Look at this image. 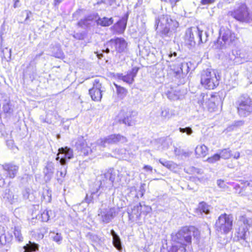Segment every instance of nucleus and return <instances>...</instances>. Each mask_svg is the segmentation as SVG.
<instances>
[{
  "instance_id": "1",
  "label": "nucleus",
  "mask_w": 252,
  "mask_h": 252,
  "mask_svg": "<svg viewBox=\"0 0 252 252\" xmlns=\"http://www.w3.org/2000/svg\"><path fill=\"white\" fill-rule=\"evenodd\" d=\"M172 240L174 244L170 248L169 252H186V245L184 241L190 243V236L188 233V227H184L175 234L172 235Z\"/></svg>"
},
{
  "instance_id": "2",
  "label": "nucleus",
  "mask_w": 252,
  "mask_h": 252,
  "mask_svg": "<svg viewBox=\"0 0 252 252\" xmlns=\"http://www.w3.org/2000/svg\"><path fill=\"white\" fill-rule=\"evenodd\" d=\"M235 34L226 27H221L220 30V37L215 43L216 48L223 49L233 44L237 40Z\"/></svg>"
},
{
  "instance_id": "3",
  "label": "nucleus",
  "mask_w": 252,
  "mask_h": 252,
  "mask_svg": "<svg viewBox=\"0 0 252 252\" xmlns=\"http://www.w3.org/2000/svg\"><path fill=\"white\" fill-rule=\"evenodd\" d=\"M237 113L245 118L252 114V99L248 96H241L236 102Z\"/></svg>"
},
{
  "instance_id": "4",
  "label": "nucleus",
  "mask_w": 252,
  "mask_h": 252,
  "mask_svg": "<svg viewBox=\"0 0 252 252\" xmlns=\"http://www.w3.org/2000/svg\"><path fill=\"white\" fill-rule=\"evenodd\" d=\"M233 217L225 213L218 218L215 223L216 230L223 234H227L231 231L233 225Z\"/></svg>"
},
{
  "instance_id": "5",
  "label": "nucleus",
  "mask_w": 252,
  "mask_h": 252,
  "mask_svg": "<svg viewBox=\"0 0 252 252\" xmlns=\"http://www.w3.org/2000/svg\"><path fill=\"white\" fill-rule=\"evenodd\" d=\"M156 25L157 29L160 28V30L164 35H168L171 30H175L179 26L178 22L175 20H172L170 17L166 16L160 19L156 18Z\"/></svg>"
},
{
  "instance_id": "6",
  "label": "nucleus",
  "mask_w": 252,
  "mask_h": 252,
  "mask_svg": "<svg viewBox=\"0 0 252 252\" xmlns=\"http://www.w3.org/2000/svg\"><path fill=\"white\" fill-rule=\"evenodd\" d=\"M127 42L124 38H117L111 39L104 45L102 52L108 53L110 50L112 52L114 51L119 53L126 52L127 50Z\"/></svg>"
},
{
  "instance_id": "7",
  "label": "nucleus",
  "mask_w": 252,
  "mask_h": 252,
  "mask_svg": "<svg viewBox=\"0 0 252 252\" xmlns=\"http://www.w3.org/2000/svg\"><path fill=\"white\" fill-rule=\"evenodd\" d=\"M201 84L207 89H214L219 84V78L213 70L207 69L203 71L201 76Z\"/></svg>"
},
{
  "instance_id": "8",
  "label": "nucleus",
  "mask_w": 252,
  "mask_h": 252,
  "mask_svg": "<svg viewBox=\"0 0 252 252\" xmlns=\"http://www.w3.org/2000/svg\"><path fill=\"white\" fill-rule=\"evenodd\" d=\"M252 224V219L247 218L245 215L240 216L237 222L236 236L237 240H245L247 232Z\"/></svg>"
},
{
  "instance_id": "9",
  "label": "nucleus",
  "mask_w": 252,
  "mask_h": 252,
  "mask_svg": "<svg viewBox=\"0 0 252 252\" xmlns=\"http://www.w3.org/2000/svg\"><path fill=\"white\" fill-rule=\"evenodd\" d=\"M203 31H201L198 27L188 30L186 34V41L190 47H193L195 42L194 41V34L199 38V42L201 43L206 42L207 40V33L205 32V36L202 37Z\"/></svg>"
},
{
  "instance_id": "10",
  "label": "nucleus",
  "mask_w": 252,
  "mask_h": 252,
  "mask_svg": "<svg viewBox=\"0 0 252 252\" xmlns=\"http://www.w3.org/2000/svg\"><path fill=\"white\" fill-rule=\"evenodd\" d=\"M127 142L126 137L120 134H111L105 138H101L97 140L99 150L101 151L102 148L105 147L107 145L114 144L118 143H124Z\"/></svg>"
},
{
  "instance_id": "11",
  "label": "nucleus",
  "mask_w": 252,
  "mask_h": 252,
  "mask_svg": "<svg viewBox=\"0 0 252 252\" xmlns=\"http://www.w3.org/2000/svg\"><path fill=\"white\" fill-rule=\"evenodd\" d=\"M98 145L97 141L95 143L91 144L92 148L90 147L83 138H80L76 143L77 148L84 156H88L92 153H97L100 151Z\"/></svg>"
},
{
  "instance_id": "12",
  "label": "nucleus",
  "mask_w": 252,
  "mask_h": 252,
  "mask_svg": "<svg viewBox=\"0 0 252 252\" xmlns=\"http://www.w3.org/2000/svg\"><path fill=\"white\" fill-rule=\"evenodd\" d=\"M231 15L240 22H250L252 20V15L245 5H241L232 12Z\"/></svg>"
},
{
  "instance_id": "13",
  "label": "nucleus",
  "mask_w": 252,
  "mask_h": 252,
  "mask_svg": "<svg viewBox=\"0 0 252 252\" xmlns=\"http://www.w3.org/2000/svg\"><path fill=\"white\" fill-rule=\"evenodd\" d=\"M102 84L98 79H95L93 83V87L89 90V94L92 99L96 101H100L102 98Z\"/></svg>"
},
{
  "instance_id": "14",
  "label": "nucleus",
  "mask_w": 252,
  "mask_h": 252,
  "mask_svg": "<svg viewBox=\"0 0 252 252\" xmlns=\"http://www.w3.org/2000/svg\"><path fill=\"white\" fill-rule=\"evenodd\" d=\"M115 209L114 208L100 209L98 212V216L101 220L104 223L109 222L115 216Z\"/></svg>"
},
{
  "instance_id": "15",
  "label": "nucleus",
  "mask_w": 252,
  "mask_h": 252,
  "mask_svg": "<svg viewBox=\"0 0 252 252\" xmlns=\"http://www.w3.org/2000/svg\"><path fill=\"white\" fill-rule=\"evenodd\" d=\"M131 115V111L127 109H124L119 114V121L128 126H133L135 124V121Z\"/></svg>"
},
{
  "instance_id": "16",
  "label": "nucleus",
  "mask_w": 252,
  "mask_h": 252,
  "mask_svg": "<svg viewBox=\"0 0 252 252\" xmlns=\"http://www.w3.org/2000/svg\"><path fill=\"white\" fill-rule=\"evenodd\" d=\"M59 153L57 155L56 160H58L60 157H59L60 154L63 155V157L61 158L60 162L61 165H64L66 163V158L70 159L73 157V151L70 148L65 147V148H62L59 149Z\"/></svg>"
},
{
  "instance_id": "17",
  "label": "nucleus",
  "mask_w": 252,
  "mask_h": 252,
  "mask_svg": "<svg viewBox=\"0 0 252 252\" xmlns=\"http://www.w3.org/2000/svg\"><path fill=\"white\" fill-rule=\"evenodd\" d=\"M0 167L2 172L4 173V175L10 178H13L15 177L18 169L17 166L10 164L0 165Z\"/></svg>"
},
{
  "instance_id": "18",
  "label": "nucleus",
  "mask_w": 252,
  "mask_h": 252,
  "mask_svg": "<svg viewBox=\"0 0 252 252\" xmlns=\"http://www.w3.org/2000/svg\"><path fill=\"white\" fill-rule=\"evenodd\" d=\"M55 172V163L52 161H48L44 166L43 173L45 180L47 182L51 180Z\"/></svg>"
},
{
  "instance_id": "19",
  "label": "nucleus",
  "mask_w": 252,
  "mask_h": 252,
  "mask_svg": "<svg viewBox=\"0 0 252 252\" xmlns=\"http://www.w3.org/2000/svg\"><path fill=\"white\" fill-rule=\"evenodd\" d=\"M191 64L190 62H184L179 64L177 68L173 66L172 69L174 71L176 76L180 75L181 73L186 75L189 72Z\"/></svg>"
},
{
  "instance_id": "20",
  "label": "nucleus",
  "mask_w": 252,
  "mask_h": 252,
  "mask_svg": "<svg viewBox=\"0 0 252 252\" xmlns=\"http://www.w3.org/2000/svg\"><path fill=\"white\" fill-rule=\"evenodd\" d=\"M138 69L137 68H133L126 75H124L122 74H118V78L123 80L128 84H131L133 82L134 78L136 76Z\"/></svg>"
},
{
  "instance_id": "21",
  "label": "nucleus",
  "mask_w": 252,
  "mask_h": 252,
  "mask_svg": "<svg viewBox=\"0 0 252 252\" xmlns=\"http://www.w3.org/2000/svg\"><path fill=\"white\" fill-rule=\"evenodd\" d=\"M220 100L218 97L214 95L209 96L208 100L206 102L205 108L210 112L216 111L219 103Z\"/></svg>"
},
{
  "instance_id": "22",
  "label": "nucleus",
  "mask_w": 252,
  "mask_h": 252,
  "mask_svg": "<svg viewBox=\"0 0 252 252\" xmlns=\"http://www.w3.org/2000/svg\"><path fill=\"white\" fill-rule=\"evenodd\" d=\"M18 195L14 189H9L5 191L4 197L6 198L11 204L16 202L18 200Z\"/></svg>"
},
{
  "instance_id": "23",
  "label": "nucleus",
  "mask_w": 252,
  "mask_h": 252,
  "mask_svg": "<svg viewBox=\"0 0 252 252\" xmlns=\"http://www.w3.org/2000/svg\"><path fill=\"white\" fill-rule=\"evenodd\" d=\"M197 158H204L208 154V148L204 144L197 145L195 150Z\"/></svg>"
},
{
  "instance_id": "24",
  "label": "nucleus",
  "mask_w": 252,
  "mask_h": 252,
  "mask_svg": "<svg viewBox=\"0 0 252 252\" xmlns=\"http://www.w3.org/2000/svg\"><path fill=\"white\" fill-rule=\"evenodd\" d=\"M110 234L113 237V244L114 246L119 251H121L122 249L121 241L119 236L115 232L114 230H111Z\"/></svg>"
},
{
  "instance_id": "25",
  "label": "nucleus",
  "mask_w": 252,
  "mask_h": 252,
  "mask_svg": "<svg viewBox=\"0 0 252 252\" xmlns=\"http://www.w3.org/2000/svg\"><path fill=\"white\" fill-rule=\"evenodd\" d=\"M126 20L123 18L118 21L117 24L115 25L114 28L118 32L122 33L125 31L126 28Z\"/></svg>"
},
{
  "instance_id": "26",
  "label": "nucleus",
  "mask_w": 252,
  "mask_h": 252,
  "mask_svg": "<svg viewBox=\"0 0 252 252\" xmlns=\"http://www.w3.org/2000/svg\"><path fill=\"white\" fill-rule=\"evenodd\" d=\"M24 252H36L38 250V245L29 241V244L23 247Z\"/></svg>"
},
{
  "instance_id": "27",
  "label": "nucleus",
  "mask_w": 252,
  "mask_h": 252,
  "mask_svg": "<svg viewBox=\"0 0 252 252\" xmlns=\"http://www.w3.org/2000/svg\"><path fill=\"white\" fill-rule=\"evenodd\" d=\"M113 19L112 18H108L103 17L102 18H98L96 20L97 24L101 26L106 27L111 25L113 23Z\"/></svg>"
},
{
  "instance_id": "28",
  "label": "nucleus",
  "mask_w": 252,
  "mask_h": 252,
  "mask_svg": "<svg viewBox=\"0 0 252 252\" xmlns=\"http://www.w3.org/2000/svg\"><path fill=\"white\" fill-rule=\"evenodd\" d=\"M209 96L208 94H202L199 96L197 102L200 107L205 108L206 102L208 100Z\"/></svg>"
},
{
  "instance_id": "29",
  "label": "nucleus",
  "mask_w": 252,
  "mask_h": 252,
  "mask_svg": "<svg viewBox=\"0 0 252 252\" xmlns=\"http://www.w3.org/2000/svg\"><path fill=\"white\" fill-rule=\"evenodd\" d=\"M160 117L164 120H168L172 116V113L168 108L164 107L161 109Z\"/></svg>"
},
{
  "instance_id": "30",
  "label": "nucleus",
  "mask_w": 252,
  "mask_h": 252,
  "mask_svg": "<svg viewBox=\"0 0 252 252\" xmlns=\"http://www.w3.org/2000/svg\"><path fill=\"white\" fill-rule=\"evenodd\" d=\"M197 211H199L200 214L204 213L206 214L209 213V206L205 202H200L197 208Z\"/></svg>"
},
{
  "instance_id": "31",
  "label": "nucleus",
  "mask_w": 252,
  "mask_h": 252,
  "mask_svg": "<svg viewBox=\"0 0 252 252\" xmlns=\"http://www.w3.org/2000/svg\"><path fill=\"white\" fill-rule=\"evenodd\" d=\"M114 85L117 89V93L119 97L121 98H123L125 97L127 94V90L124 88L118 86L117 84H115Z\"/></svg>"
},
{
  "instance_id": "32",
  "label": "nucleus",
  "mask_w": 252,
  "mask_h": 252,
  "mask_svg": "<svg viewBox=\"0 0 252 252\" xmlns=\"http://www.w3.org/2000/svg\"><path fill=\"white\" fill-rule=\"evenodd\" d=\"M50 235L52 240L57 243L58 244H61L63 240V237L61 233H55L54 232L51 231Z\"/></svg>"
},
{
  "instance_id": "33",
  "label": "nucleus",
  "mask_w": 252,
  "mask_h": 252,
  "mask_svg": "<svg viewBox=\"0 0 252 252\" xmlns=\"http://www.w3.org/2000/svg\"><path fill=\"white\" fill-rule=\"evenodd\" d=\"M219 155L223 159H228L232 156L231 151L229 149H224L221 150Z\"/></svg>"
},
{
  "instance_id": "34",
  "label": "nucleus",
  "mask_w": 252,
  "mask_h": 252,
  "mask_svg": "<svg viewBox=\"0 0 252 252\" xmlns=\"http://www.w3.org/2000/svg\"><path fill=\"white\" fill-rule=\"evenodd\" d=\"M188 233L190 236V241L191 240V236H193L195 238H198L199 236V231L194 226L188 227Z\"/></svg>"
},
{
  "instance_id": "35",
  "label": "nucleus",
  "mask_w": 252,
  "mask_h": 252,
  "mask_svg": "<svg viewBox=\"0 0 252 252\" xmlns=\"http://www.w3.org/2000/svg\"><path fill=\"white\" fill-rule=\"evenodd\" d=\"M52 212L51 210H45L41 214V219L42 221L47 222L51 217Z\"/></svg>"
},
{
  "instance_id": "36",
  "label": "nucleus",
  "mask_w": 252,
  "mask_h": 252,
  "mask_svg": "<svg viewBox=\"0 0 252 252\" xmlns=\"http://www.w3.org/2000/svg\"><path fill=\"white\" fill-rule=\"evenodd\" d=\"M105 177L111 182V184L113 185L115 179V173L112 170H109L104 174Z\"/></svg>"
},
{
  "instance_id": "37",
  "label": "nucleus",
  "mask_w": 252,
  "mask_h": 252,
  "mask_svg": "<svg viewBox=\"0 0 252 252\" xmlns=\"http://www.w3.org/2000/svg\"><path fill=\"white\" fill-rule=\"evenodd\" d=\"M14 235L15 236V238L19 242L23 241V237L21 232V229L19 227H15L14 230Z\"/></svg>"
},
{
  "instance_id": "38",
  "label": "nucleus",
  "mask_w": 252,
  "mask_h": 252,
  "mask_svg": "<svg viewBox=\"0 0 252 252\" xmlns=\"http://www.w3.org/2000/svg\"><path fill=\"white\" fill-rule=\"evenodd\" d=\"M220 155L215 154L213 156L208 158L207 159V161L210 163H213L220 160Z\"/></svg>"
},
{
  "instance_id": "39",
  "label": "nucleus",
  "mask_w": 252,
  "mask_h": 252,
  "mask_svg": "<svg viewBox=\"0 0 252 252\" xmlns=\"http://www.w3.org/2000/svg\"><path fill=\"white\" fill-rule=\"evenodd\" d=\"M93 19L94 16H89L86 18L84 19V20H81L78 22V25L80 26H82L83 25L87 26V25L89 24V23L88 22L93 20Z\"/></svg>"
},
{
  "instance_id": "40",
  "label": "nucleus",
  "mask_w": 252,
  "mask_h": 252,
  "mask_svg": "<svg viewBox=\"0 0 252 252\" xmlns=\"http://www.w3.org/2000/svg\"><path fill=\"white\" fill-rule=\"evenodd\" d=\"M2 109L4 112L6 113H11L13 111L11 106L8 101L6 102L5 103L3 104Z\"/></svg>"
},
{
  "instance_id": "41",
  "label": "nucleus",
  "mask_w": 252,
  "mask_h": 252,
  "mask_svg": "<svg viewBox=\"0 0 252 252\" xmlns=\"http://www.w3.org/2000/svg\"><path fill=\"white\" fill-rule=\"evenodd\" d=\"M142 205L141 203H138L136 205L134 206L132 210L133 214L136 216L140 215L141 212Z\"/></svg>"
},
{
  "instance_id": "42",
  "label": "nucleus",
  "mask_w": 252,
  "mask_h": 252,
  "mask_svg": "<svg viewBox=\"0 0 252 252\" xmlns=\"http://www.w3.org/2000/svg\"><path fill=\"white\" fill-rule=\"evenodd\" d=\"M179 130L181 132L185 133L186 132L188 135H190L192 133V130L189 127H187L186 128H179Z\"/></svg>"
},
{
  "instance_id": "43",
  "label": "nucleus",
  "mask_w": 252,
  "mask_h": 252,
  "mask_svg": "<svg viewBox=\"0 0 252 252\" xmlns=\"http://www.w3.org/2000/svg\"><path fill=\"white\" fill-rule=\"evenodd\" d=\"M159 162L164 166L166 167L168 169L169 168L170 166V164L171 162V161H167V160H163L161 159H159L158 160Z\"/></svg>"
},
{
  "instance_id": "44",
  "label": "nucleus",
  "mask_w": 252,
  "mask_h": 252,
  "mask_svg": "<svg viewBox=\"0 0 252 252\" xmlns=\"http://www.w3.org/2000/svg\"><path fill=\"white\" fill-rule=\"evenodd\" d=\"M217 184L219 187L222 189H225V188L227 187V186L224 183V181L222 180H218L217 181Z\"/></svg>"
},
{
  "instance_id": "45",
  "label": "nucleus",
  "mask_w": 252,
  "mask_h": 252,
  "mask_svg": "<svg viewBox=\"0 0 252 252\" xmlns=\"http://www.w3.org/2000/svg\"><path fill=\"white\" fill-rule=\"evenodd\" d=\"M177 168L178 165L174 163L173 162L171 161L168 169L172 171H175Z\"/></svg>"
},
{
  "instance_id": "46",
  "label": "nucleus",
  "mask_w": 252,
  "mask_h": 252,
  "mask_svg": "<svg viewBox=\"0 0 252 252\" xmlns=\"http://www.w3.org/2000/svg\"><path fill=\"white\" fill-rule=\"evenodd\" d=\"M216 0H201V3L203 5L209 4L214 3Z\"/></svg>"
},
{
  "instance_id": "47",
  "label": "nucleus",
  "mask_w": 252,
  "mask_h": 252,
  "mask_svg": "<svg viewBox=\"0 0 252 252\" xmlns=\"http://www.w3.org/2000/svg\"><path fill=\"white\" fill-rule=\"evenodd\" d=\"M143 169L146 171H149V172H152L153 171V168L152 166H150V165H145L143 167Z\"/></svg>"
},
{
  "instance_id": "48",
  "label": "nucleus",
  "mask_w": 252,
  "mask_h": 252,
  "mask_svg": "<svg viewBox=\"0 0 252 252\" xmlns=\"http://www.w3.org/2000/svg\"><path fill=\"white\" fill-rule=\"evenodd\" d=\"M63 54L62 52L60 50L56 54H55V56L57 58H60L63 57Z\"/></svg>"
},
{
  "instance_id": "49",
  "label": "nucleus",
  "mask_w": 252,
  "mask_h": 252,
  "mask_svg": "<svg viewBox=\"0 0 252 252\" xmlns=\"http://www.w3.org/2000/svg\"><path fill=\"white\" fill-rule=\"evenodd\" d=\"M234 158L238 159L240 158V153L239 152L235 153L233 155H232Z\"/></svg>"
},
{
  "instance_id": "50",
  "label": "nucleus",
  "mask_w": 252,
  "mask_h": 252,
  "mask_svg": "<svg viewBox=\"0 0 252 252\" xmlns=\"http://www.w3.org/2000/svg\"><path fill=\"white\" fill-rule=\"evenodd\" d=\"M252 182V180L250 182H248V181H243V183L244 184V186L245 187H248V186H252V184H251V183Z\"/></svg>"
},
{
  "instance_id": "51",
  "label": "nucleus",
  "mask_w": 252,
  "mask_h": 252,
  "mask_svg": "<svg viewBox=\"0 0 252 252\" xmlns=\"http://www.w3.org/2000/svg\"><path fill=\"white\" fill-rule=\"evenodd\" d=\"M179 0H169L172 7L176 5V2Z\"/></svg>"
},
{
  "instance_id": "52",
  "label": "nucleus",
  "mask_w": 252,
  "mask_h": 252,
  "mask_svg": "<svg viewBox=\"0 0 252 252\" xmlns=\"http://www.w3.org/2000/svg\"><path fill=\"white\" fill-rule=\"evenodd\" d=\"M25 12H26V14H27V16H26L25 21H27L29 19L30 16L32 14V12L30 11H26Z\"/></svg>"
},
{
  "instance_id": "53",
  "label": "nucleus",
  "mask_w": 252,
  "mask_h": 252,
  "mask_svg": "<svg viewBox=\"0 0 252 252\" xmlns=\"http://www.w3.org/2000/svg\"><path fill=\"white\" fill-rule=\"evenodd\" d=\"M63 0H54V4L55 5L59 4Z\"/></svg>"
},
{
  "instance_id": "54",
  "label": "nucleus",
  "mask_w": 252,
  "mask_h": 252,
  "mask_svg": "<svg viewBox=\"0 0 252 252\" xmlns=\"http://www.w3.org/2000/svg\"><path fill=\"white\" fill-rule=\"evenodd\" d=\"M66 170H65L64 172L61 171L60 172V176L62 177H64L65 176V174H66Z\"/></svg>"
},
{
  "instance_id": "55",
  "label": "nucleus",
  "mask_w": 252,
  "mask_h": 252,
  "mask_svg": "<svg viewBox=\"0 0 252 252\" xmlns=\"http://www.w3.org/2000/svg\"><path fill=\"white\" fill-rule=\"evenodd\" d=\"M96 54H97V56L99 59H101L103 57V54L102 53L99 54L97 52H96Z\"/></svg>"
},
{
  "instance_id": "56",
  "label": "nucleus",
  "mask_w": 252,
  "mask_h": 252,
  "mask_svg": "<svg viewBox=\"0 0 252 252\" xmlns=\"http://www.w3.org/2000/svg\"><path fill=\"white\" fill-rule=\"evenodd\" d=\"M173 55L174 57H176V56H177V53H176V52H173V54L170 53V54L169 55V57L171 58V57H172V56H173Z\"/></svg>"
},
{
  "instance_id": "57",
  "label": "nucleus",
  "mask_w": 252,
  "mask_h": 252,
  "mask_svg": "<svg viewBox=\"0 0 252 252\" xmlns=\"http://www.w3.org/2000/svg\"><path fill=\"white\" fill-rule=\"evenodd\" d=\"M74 37H75V38H78L79 39H82V38H81L80 37V36H79V35L78 34H77L76 35H74Z\"/></svg>"
},
{
  "instance_id": "58",
  "label": "nucleus",
  "mask_w": 252,
  "mask_h": 252,
  "mask_svg": "<svg viewBox=\"0 0 252 252\" xmlns=\"http://www.w3.org/2000/svg\"><path fill=\"white\" fill-rule=\"evenodd\" d=\"M247 152L248 154H251V153H252V151L250 150H247Z\"/></svg>"
},
{
  "instance_id": "59",
  "label": "nucleus",
  "mask_w": 252,
  "mask_h": 252,
  "mask_svg": "<svg viewBox=\"0 0 252 252\" xmlns=\"http://www.w3.org/2000/svg\"><path fill=\"white\" fill-rule=\"evenodd\" d=\"M16 5H17V4L16 2H15L14 4V7H16Z\"/></svg>"
},
{
  "instance_id": "60",
  "label": "nucleus",
  "mask_w": 252,
  "mask_h": 252,
  "mask_svg": "<svg viewBox=\"0 0 252 252\" xmlns=\"http://www.w3.org/2000/svg\"><path fill=\"white\" fill-rule=\"evenodd\" d=\"M200 171H200V170L197 169V173H200Z\"/></svg>"
},
{
  "instance_id": "61",
  "label": "nucleus",
  "mask_w": 252,
  "mask_h": 252,
  "mask_svg": "<svg viewBox=\"0 0 252 252\" xmlns=\"http://www.w3.org/2000/svg\"><path fill=\"white\" fill-rule=\"evenodd\" d=\"M167 144V143L166 141H164V142H163V144H164V145H166V144Z\"/></svg>"
},
{
  "instance_id": "62",
  "label": "nucleus",
  "mask_w": 252,
  "mask_h": 252,
  "mask_svg": "<svg viewBox=\"0 0 252 252\" xmlns=\"http://www.w3.org/2000/svg\"><path fill=\"white\" fill-rule=\"evenodd\" d=\"M9 55L10 56H11V49L9 50Z\"/></svg>"
},
{
  "instance_id": "63",
  "label": "nucleus",
  "mask_w": 252,
  "mask_h": 252,
  "mask_svg": "<svg viewBox=\"0 0 252 252\" xmlns=\"http://www.w3.org/2000/svg\"><path fill=\"white\" fill-rule=\"evenodd\" d=\"M238 123L240 124H242V122H238Z\"/></svg>"
},
{
  "instance_id": "64",
  "label": "nucleus",
  "mask_w": 252,
  "mask_h": 252,
  "mask_svg": "<svg viewBox=\"0 0 252 252\" xmlns=\"http://www.w3.org/2000/svg\"><path fill=\"white\" fill-rule=\"evenodd\" d=\"M19 0H15V2L16 3L17 2H18Z\"/></svg>"
}]
</instances>
